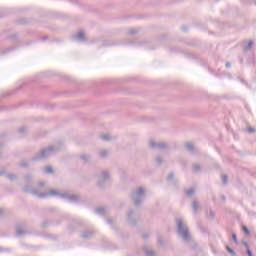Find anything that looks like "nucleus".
Here are the masks:
<instances>
[{"label":"nucleus","instance_id":"f257e3e1","mask_svg":"<svg viewBox=\"0 0 256 256\" xmlns=\"http://www.w3.org/2000/svg\"><path fill=\"white\" fill-rule=\"evenodd\" d=\"M50 195H51L52 197H55L56 195H59V192H57V191H55V190H52V191L50 192Z\"/></svg>","mask_w":256,"mask_h":256},{"label":"nucleus","instance_id":"f03ea898","mask_svg":"<svg viewBox=\"0 0 256 256\" xmlns=\"http://www.w3.org/2000/svg\"><path fill=\"white\" fill-rule=\"evenodd\" d=\"M242 229L246 235H249V228H247V226H243Z\"/></svg>","mask_w":256,"mask_h":256},{"label":"nucleus","instance_id":"7ed1b4c3","mask_svg":"<svg viewBox=\"0 0 256 256\" xmlns=\"http://www.w3.org/2000/svg\"><path fill=\"white\" fill-rule=\"evenodd\" d=\"M226 249H227L228 252L231 253V255H235V252L229 246H227Z\"/></svg>","mask_w":256,"mask_h":256},{"label":"nucleus","instance_id":"20e7f679","mask_svg":"<svg viewBox=\"0 0 256 256\" xmlns=\"http://www.w3.org/2000/svg\"><path fill=\"white\" fill-rule=\"evenodd\" d=\"M178 227H179V229H180V231H181V229L183 228V222L178 221Z\"/></svg>","mask_w":256,"mask_h":256},{"label":"nucleus","instance_id":"39448f33","mask_svg":"<svg viewBox=\"0 0 256 256\" xmlns=\"http://www.w3.org/2000/svg\"><path fill=\"white\" fill-rule=\"evenodd\" d=\"M251 47H253V41L249 42L247 49H251Z\"/></svg>","mask_w":256,"mask_h":256},{"label":"nucleus","instance_id":"423d86ee","mask_svg":"<svg viewBox=\"0 0 256 256\" xmlns=\"http://www.w3.org/2000/svg\"><path fill=\"white\" fill-rule=\"evenodd\" d=\"M78 37H79V39H83V32H80V33L78 34Z\"/></svg>","mask_w":256,"mask_h":256},{"label":"nucleus","instance_id":"0eeeda50","mask_svg":"<svg viewBox=\"0 0 256 256\" xmlns=\"http://www.w3.org/2000/svg\"><path fill=\"white\" fill-rule=\"evenodd\" d=\"M233 239H234V241H235V243H237V235H235V234H233Z\"/></svg>","mask_w":256,"mask_h":256},{"label":"nucleus","instance_id":"6e6552de","mask_svg":"<svg viewBox=\"0 0 256 256\" xmlns=\"http://www.w3.org/2000/svg\"><path fill=\"white\" fill-rule=\"evenodd\" d=\"M248 256H253V253L251 252V250H247Z\"/></svg>","mask_w":256,"mask_h":256},{"label":"nucleus","instance_id":"1a4fd4ad","mask_svg":"<svg viewBox=\"0 0 256 256\" xmlns=\"http://www.w3.org/2000/svg\"><path fill=\"white\" fill-rule=\"evenodd\" d=\"M47 173H51L52 169L51 167L46 168Z\"/></svg>","mask_w":256,"mask_h":256},{"label":"nucleus","instance_id":"9d476101","mask_svg":"<svg viewBox=\"0 0 256 256\" xmlns=\"http://www.w3.org/2000/svg\"><path fill=\"white\" fill-rule=\"evenodd\" d=\"M182 233L184 237H187V230L183 231Z\"/></svg>","mask_w":256,"mask_h":256},{"label":"nucleus","instance_id":"9b49d317","mask_svg":"<svg viewBox=\"0 0 256 256\" xmlns=\"http://www.w3.org/2000/svg\"><path fill=\"white\" fill-rule=\"evenodd\" d=\"M139 193H140V194L143 193V189H140V190H139Z\"/></svg>","mask_w":256,"mask_h":256},{"label":"nucleus","instance_id":"f8f14e48","mask_svg":"<svg viewBox=\"0 0 256 256\" xmlns=\"http://www.w3.org/2000/svg\"><path fill=\"white\" fill-rule=\"evenodd\" d=\"M249 131H251L253 133L255 130L254 129H249Z\"/></svg>","mask_w":256,"mask_h":256},{"label":"nucleus","instance_id":"ddd939ff","mask_svg":"<svg viewBox=\"0 0 256 256\" xmlns=\"http://www.w3.org/2000/svg\"><path fill=\"white\" fill-rule=\"evenodd\" d=\"M224 181H227V176H224Z\"/></svg>","mask_w":256,"mask_h":256},{"label":"nucleus","instance_id":"4468645a","mask_svg":"<svg viewBox=\"0 0 256 256\" xmlns=\"http://www.w3.org/2000/svg\"><path fill=\"white\" fill-rule=\"evenodd\" d=\"M104 139H107V136H104Z\"/></svg>","mask_w":256,"mask_h":256}]
</instances>
